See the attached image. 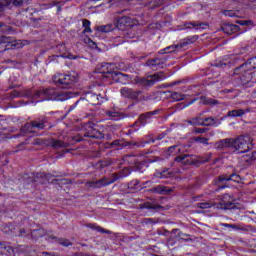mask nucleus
I'll return each instance as SVG.
<instances>
[{
  "instance_id": "nucleus-22",
  "label": "nucleus",
  "mask_w": 256,
  "mask_h": 256,
  "mask_svg": "<svg viewBox=\"0 0 256 256\" xmlns=\"http://www.w3.org/2000/svg\"><path fill=\"white\" fill-rule=\"evenodd\" d=\"M112 79L117 83H123L124 85L129 83V75L123 74L121 72L113 73Z\"/></svg>"
},
{
  "instance_id": "nucleus-2",
  "label": "nucleus",
  "mask_w": 256,
  "mask_h": 256,
  "mask_svg": "<svg viewBox=\"0 0 256 256\" xmlns=\"http://www.w3.org/2000/svg\"><path fill=\"white\" fill-rule=\"evenodd\" d=\"M52 80L57 87L67 89V87L73 85V83H77V76H75V74H55Z\"/></svg>"
},
{
  "instance_id": "nucleus-13",
  "label": "nucleus",
  "mask_w": 256,
  "mask_h": 256,
  "mask_svg": "<svg viewBox=\"0 0 256 256\" xmlns=\"http://www.w3.org/2000/svg\"><path fill=\"white\" fill-rule=\"evenodd\" d=\"M175 163H182V165H197V156L184 154L175 157Z\"/></svg>"
},
{
  "instance_id": "nucleus-31",
  "label": "nucleus",
  "mask_w": 256,
  "mask_h": 256,
  "mask_svg": "<svg viewBox=\"0 0 256 256\" xmlns=\"http://www.w3.org/2000/svg\"><path fill=\"white\" fill-rule=\"evenodd\" d=\"M47 241H57L63 247H69V246L73 245V243H71L69 240H67L65 238H57L55 236H49L47 238Z\"/></svg>"
},
{
  "instance_id": "nucleus-30",
  "label": "nucleus",
  "mask_w": 256,
  "mask_h": 256,
  "mask_svg": "<svg viewBox=\"0 0 256 256\" xmlns=\"http://www.w3.org/2000/svg\"><path fill=\"white\" fill-rule=\"evenodd\" d=\"M46 231L43 228H39L33 231H30V237L33 238L35 241H37V239H41V237H45L46 235Z\"/></svg>"
},
{
  "instance_id": "nucleus-48",
  "label": "nucleus",
  "mask_w": 256,
  "mask_h": 256,
  "mask_svg": "<svg viewBox=\"0 0 256 256\" xmlns=\"http://www.w3.org/2000/svg\"><path fill=\"white\" fill-rule=\"evenodd\" d=\"M171 97L173 101H183L185 99V95L178 92H171Z\"/></svg>"
},
{
  "instance_id": "nucleus-47",
  "label": "nucleus",
  "mask_w": 256,
  "mask_h": 256,
  "mask_svg": "<svg viewBox=\"0 0 256 256\" xmlns=\"http://www.w3.org/2000/svg\"><path fill=\"white\" fill-rule=\"evenodd\" d=\"M203 25H205V23H201V22H186L184 24L185 29H191L192 27H203Z\"/></svg>"
},
{
  "instance_id": "nucleus-59",
  "label": "nucleus",
  "mask_w": 256,
  "mask_h": 256,
  "mask_svg": "<svg viewBox=\"0 0 256 256\" xmlns=\"http://www.w3.org/2000/svg\"><path fill=\"white\" fill-rule=\"evenodd\" d=\"M44 177H45L46 183H49V181H51V179H53V177H55V175L44 173Z\"/></svg>"
},
{
  "instance_id": "nucleus-51",
  "label": "nucleus",
  "mask_w": 256,
  "mask_h": 256,
  "mask_svg": "<svg viewBox=\"0 0 256 256\" xmlns=\"http://www.w3.org/2000/svg\"><path fill=\"white\" fill-rule=\"evenodd\" d=\"M160 177H161V179H167L169 177H173V172L169 171V169H164L160 173Z\"/></svg>"
},
{
  "instance_id": "nucleus-24",
  "label": "nucleus",
  "mask_w": 256,
  "mask_h": 256,
  "mask_svg": "<svg viewBox=\"0 0 256 256\" xmlns=\"http://www.w3.org/2000/svg\"><path fill=\"white\" fill-rule=\"evenodd\" d=\"M235 145V139L233 138H227L224 140H220L219 142L216 143V147L218 149H225L227 147H234Z\"/></svg>"
},
{
  "instance_id": "nucleus-21",
  "label": "nucleus",
  "mask_w": 256,
  "mask_h": 256,
  "mask_svg": "<svg viewBox=\"0 0 256 256\" xmlns=\"http://www.w3.org/2000/svg\"><path fill=\"white\" fill-rule=\"evenodd\" d=\"M221 30L226 33V35H233V33H237V31H239V26L226 23L221 26Z\"/></svg>"
},
{
  "instance_id": "nucleus-38",
  "label": "nucleus",
  "mask_w": 256,
  "mask_h": 256,
  "mask_svg": "<svg viewBox=\"0 0 256 256\" xmlns=\"http://www.w3.org/2000/svg\"><path fill=\"white\" fill-rule=\"evenodd\" d=\"M87 227H89V229H95V231H98V233H106V235H111V231L105 230L101 226H96L95 224H87Z\"/></svg>"
},
{
  "instance_id": "nucleus-62",
  "label": "nucleus",
  "mask_w": 256,
  "mask_h": 256,
  "mask_svg": "<svg viewBox=\"0 0 256 256\" xmlns=\"http://www.w3.org/2000/svg\"><path fill=\"white\" fill-rule=\"evenodd\" d=\"M236 23H238V25H242V26H247V25H249V22H248V21H245V20H239V21H237Z\"/></svg>"
},
{
  "instance_id": "nucleus-6",
  "label": "nucleus",
  "mask_w": 256,
  "mask_h": 256,
  "mask_svg": "<svg viewBox=\"0 0 256 256\" xmlns=\"http://www.w3.org/2000/svg\"><path fill=\"white\" fill-rule=\"evenodd\" d=\"M32 0H0V13L5 11V7H17L25 9L27 5H31Z\"/></svg>"
},
{
  "instance_id": "nucleus-14",
  "label": "nucleus",
  "mask_w": 256,
  "mask_h": 256,
  "mask_svg": "<svg viewBox=\"0 0 256 256\" xmlns=\"http://www.w3.org/2000/svg\"><path fill=\"white\" fill-rule=\"evenodd\" d=\"M253 69H256V56L250 58L246 63L235 68L234 73L239 74L241 71H253Z\"/></svg>"
},
{
  "instance_id": "nucleus-34",
  "label": "nucleus",
  "mask_w": 256,
  "mask_h": 256,
  "mask_svg": "<svg viewBox=\"0 0 256 256\" xmlns=\"http://www.w3.org/2000/svg\"><path fill=\"white\" fill-rule=\"evenodd\" d=\"M140 209H153L154 211H157V209H164V207L159 204H153L151 202H144L140 206Z\"/></svg>"
},
{
  "instance_id": "nucleus-20",
  "label": "nucleus",
  "mask_w": 256,
  "mask_h": 256,
  "mask_svg": "<svg viewBox=\"0 0 256 256\" xmlns=\"http://www.w3.org/2000/svg\"><path fill=\"white\" fill-rule=\"evenodd\" d=\"M89 100H86V96L80 98L76 103L70 107V109H75L77 107L78 109H81L82 111H85V109L89 108Z\"/></svg>"
},
{
  "instance_id": "nucleus-54",
  "label": "nucleus",
  "mask_w": 256,
  "mask_h": 256,
  "mask_svg": "<svg viewBox=\"0 0 256 256\" xmlns=\"http://www.w3.org/2000/svg\"><path fill=\"white\" fill-rule=\"evenodd\" d=\"M44 144H45V141H43L39 138L34 139L32 142V145H44Z\"/></svg>"
},
{
  "instance_id": "nucleus-3",
  "label": "nucleus",
  "mask_w": 256,
  "mask_h": 256,
  "mask_svg": "<svg viewBox=\"0 0 256 256\" xmlns=\"http://www.w3.org/2000/svg\"><path fill=\"white\" fill-rule=\"evenodd\" d=\"M234 149L239 153H247L253 149V140L249 135H242L234 139Z\"/></svg>"
},
{
  "instance_id": "nucleus-10",
  "label": "nucleus",
  "mask_w": 256,
  "mask_h": 256,
  "mask_svg": "<svg viewBox=\"0 0 256 256\" xmlns=\"http://www.w3.org/2000/svg\"><path fill=\"white\" fill-rule=\"evenodd\" d=\"M216 209H223L224 211H227L229 209H235V204L233 203V200L231 199V196L229 194H224L221 198L219 203H215Z\"/></svg>"
},
{
  "instance_id": "nucleus-61",
  "label": "nucleus",
  "mask_w": 256,
  "mask_h": 256,
  "mask_svg": "<svg viewBox=\"0 0 256 256\" xmlns=\"http://www.w3.org/2000/svg\"><path fill=\"white\" fill-rule=\"evenodd\" d=\"M161 5H163V0L154 1V7H161Z\"/></svg>"
},
{
  "instance_id": "nucleus-32",
  "label": "nucleus",
  "mask_w": 256,
  "mask_h": 256,
  "mask_svg": "<svg viewBox=\"0 0 256 256\" xmlns=\"http://www.w3.org/2000/svg\"><path fill=\"white\" fill-rule=\"evenodd\" d=\"M212 157V153H207L202 156H196V165H203L204 163H208V161H211Z\"/></svg>"
},
{
  "instance_id": "nucleus-26",
  "label": "nucleus",
  "mask_w": 256,
  "mask_h": 256,
  "mask_svg": "<svg viewBox=\"0 0 256 256\" xmlns=\"http://www.w3.org/2000/svg\"><path fill=\"white\" fill-rule=\"evenodd\" d=\"M218 181H234L235 183H241V176L236 173H232L230 176L221 175L218 177Z\"/></svg>"
},
{
  "instance_id": "nucleus-11",
  "label": "nucleus",
  "mask_w": 256,
  "mask_h": 256,
  "mask_svg": "<svg viewBox=\"0 0 256 256\" xmlns=\"http://www.w3.org/2000/svg\"><path fill=\"white\" fill-rule=\"evenodd\" d=\"M122 97L125 99H132L133 101H139V95L143 93L141 90H133V88L123 87L120 90Z\"/></svg>"
},
{
  "instance_id": "nucleus-60",
  "label": "nucleus",
  "mask_w": 256,
  "mask_h": 256,
  "mask_svg": "<svg viewBox=\"0 0 256 256\" xmlns=\"http://www.w3.org/2000/svg\"><path fill=\"white\" fill-rule=\"evenodd\" d=\"M62 57L66 58V59H75V56L71 53L62 54Z\"/></svg>"
},
{
  "instance_id": "nucleus-45",
  "label": "nucleus",
  "mask_w": 256,
  "mask_h": 256,
  "mask_svg": "<svg viewBox=\"0 0 256 256\" xmlns=\"http://www.w3.org/2000/svg\"><path fill=\"white\" fill-rule=\"evenodd\" d=\"M197 207L199 209H211V207H215V203H211V202H202V203H198Z\"/></svg>"
},
{
  "instance_id": "nucleus-28",
  "label": "nucleus",
  "mask_w": 256,
  "mask_h": 256,
  "mask_svg": "<svg viewBox=\"0 0 256 256\" xmlns=\"http://www.w3.org/2000/svg\"><path fill=\"white\" fill-rule=\"evenodd\" d=\"M6 43V49H13L14 47H17V43L13 42L12 37L7 36H0V44Z\"/></svg>"
},
{
  "instance_id": "nucleus-50",
  "label": "nucleus",
  "mask_w": 256,
  "mask_h": 256,
  "mask_svg": "<svg viewBox=\"0 0 256 256\" xmlns=\"http://www.w3.org/2000/svg\"><path fill=\"white\" fill-rule=\"evenodd\" d=\"M83 33H91V21L85 19L83 20Z\"/></svg>"
},
{
  "instance_id": "nucleus-64",
  "label": "nucleus",
  "mask_w": 256,
  "mask_h": 256,
  "mask_svg": "<svg viewBox=\"0 0 256 256\" xmlns=\"http://www.w3.org/2000/svg\"><path fill=\"white\" fill-rule=\"evenodd\" d=\"M144 221L146 223H157V221L155 219H153V218H146Z\"/></svg>"
},
{
  "instance_id": "nucleus-16",
  "label": "nucleus",
  "mask_w": 256,
  "mask_h": 256,
  "mask_svg": "<svg viewBox=\"0 0 256 256\" xmlns=\"http://www.w3.org/2000/svg\"><path fill=\"white\" fill-rule=\"evenodd\" d=\"M86 101L90 103V105H101L103 103V97L101 94L93 93L92 91L87 92L85 95Z\"/></svg>"
},
{
  "instance_id": "nucleus-29",
  "label": "nucleus",
  "mask_w": 256,
  "mask_h": 256,
  "mask_svg": "<svg viewBox=\"0 0 256 256\" xmlns=\"http://www.w3.org/2000/svg\"><path fill=\"white\" fill-rule=\"evenodd\" d=\"M203 123L202 127H211L212 125H221V121H223V118L220 120H215L213 117H208L205 118L204 120L202 119Z\"/></svg>"
},
{
  "instance_id": "nucleus-36",
  "label": "nucleus",
  "mask_w": 256,
  "mask_h": 256,
  "mask_svg": "<svg viewBox=\"0 0 256 256\" xmlns=\"http://www.w3.org/2000/svg\"><path fill=\"white\" fill-rule=\"evenodd\" d=\"M12 95L14 97H31L33 99V91H31V90H25V93L15 90L12 92Z\"/></svg>"
},
{
  "instance_id": "nucleus-63",
  "label": "nucleus",
  "mask_w": 256,
  "mask_h": 256,
  "mask_svg": "<svg viewBox=\"0 0 256 256\" xmlns=\"http://www.w3.org/2000/svg\"><path fill=\"white\" fill-rule=\"evenodd\" d=\"M5 249H7V246L5 245V243H0V253H3Z\"/></svg>"
},
{
  "instance_id": "nucleus-17",
  "label": "nucleus",
  "mask_w": 256,
  "mask_h": 256,
  "mask_svg": "<svg viewBox=\"0 0 256 256\" xmlns=\"http://www.w3.org/2000/svg\"><path fill=\"white\" fill-rule=\"evenodd\" d=\"M234 75H239L242 85H249L253 81V72L251 70H240L239 74L234 72Z\"/></svg>"
},
{
  "instance_id": "nucleus-19",
  "label": "nucleus",
  "mask_w": 256,
  "mask_h": 256,
  "mask_svg": "<svg viewBox=\"0 0 256 256\" xmlns=\"http://www.w3.org/2000/svg\"><path fill=\"white\" fill-rule=\"evenodd\" d=\"M48 147H52V149H63L65 147H69L68 143H65L61 140H55L53 138L46 140Z\"/></svg>"
},
{
  "instance_id": "nucleus-42",
  "label": "nucleus",
  "mask_w": 256,
  "mask_h": 256,
  "mask_svg": "<svg viewBox=\"0 0 256 256\" xmlns=\"http://www.w3.org/2000/svg\"><path fill=\"white\" fill-rule=\"evenodd\" d=\"M112 175H117L118 179H121V177H127L131 175V170L129 168H123L119 174L113 173Z\"/></svg>"
},
{
  "instance_id": "nucleus-23",
  "label": "nucleus",
  "mask_w": 256,
  "mask_h": 256,
  "mask_svg": "<svg viewBox=\"0 0 256 256\" xmlns=\"http://www.w3.org/2000/svg\"><path fill=\"white\" fill-rule=\"evenodd\" d=\"M164 63H167V58H153L149 59L146 62L147 67H150V69H154V67H157L159 65H164Z\"/></svg>"
},
{
  "instance_id": "nucleus-12",
  "label": "nucleus",
  "mask_w": 256,
  "mask_h": 256,
  "mask_svg": "<svg viewBox=\"0 0 256 256\" xmlns=\"http://www.w3.org/2000/svg\"><path fill=\"white\" fill-rule=\"evenodd\" d=\"M135 25V22H133V19L131 17H121L117 20L115 27L119 29L120 31H125L127 29H131Z\"/></svg>"
},
{
  "instance_id": "nucleus-9",
  "label": "nucleus",
  "mask_w": 256,
  "mask_h": 256,
  "mask_svg": "<svg viewBox=\"0 0 256 256\" xmlns=\"http://www.w3.org/2000/svg\"><path fill=\"white\" fill-rule=\"evenodd\" d=\"M86 133H84V137H90L92 139H104L105 134L97 128H95V124L88 123L85 125Z\"/></svg>"
},
{
  "instance_id": "nucleus-55",
  "label": "nucleus",
  "mask_w": 256,
  "mask_h": 256,
  "mask_svg": "<svg viewBox=\"0 0 256 256\" xmlns=\"http://www.w3.org/2000/svg\"><path fill=\"white\" fill-rule=\"evenodd\" d=\"M106 115H108V117H119V112L116 111H107Z\"/></svg>"
},
{
  "instance_id": "nucleus-53",
  "label": "nucleus",
  "mask_w": 256,
  "mask_h": 256,
  "mask_svg": "<svg viewBox=\"0 0 256 256\" xmlns=\"http://www.w3.org/2000/svg\"><path fill=\"white\" fill-rule=\"evenodd\" d=\"M244 161H246V163H249V161H256V152L247 154L246 158H244Z\"/></svg>"
},
{
  "instance_id": "nucleus-57",
  "label": "nucleus",
  "mask_w": 256,
  "mask_h": 256,
  "mask_svg": "<svg viewBox=\"0 0 256 256\" xmlns=\"http://www.w3.org/2000/svg\"><path fill=\"white\" fill-rule=\"evenodd\" d=\"M224 15L226 17H235V12H233V10H225Z\"/></svg>"
},
{
  "instance_id": "nucleus-49",
  "label": "nucleus",
  "mask_w": 256,
  "mask_h": 256,
  "mask_svg": "<svg viewBox=\"0 0 256 256\" xmlns=\"http://www.w3.org/2000/svg\"><path fill=\"white\" fill-rule=\"evenodd\" d=\"M181 152V149H179V146L174 145V146H170L168 148V155H177Z\"/></svg>"
},
{
  "instance_id": "nucleus-8",
  "label": "nucleus",
  "mask_w": 256,
  "mask_h": 256,
  "mask_svg": "<svg viewBox=\"0 0 256 256\" xmlns=\"http://www.w3.org/2000/svg\"><path fill=\"white\" fill-rule=\"evenodd\" d=\"M167 76L163 71H160L158 73H155L153 75L148 76V78H141L140 83L143 85V87H153L157 81H163V79H166Z\"/></svg>"
},
{
  "instance_id": "nucleus-15",
  "label": "nucleus",
  "mask_w": 256,
  "mask_h": 256,
  "mask_svg": "<svg viewBox=\"0 0 256 256\" xmlns=\"http://www.w3.org/2000/svg\"><path fill=\"white\" fill-rule=\"evenodd\" d=\"M113 69V64L110 63H104L97 66L98 73H101L102 75H107L106 77L111 79H113V73H117L116 71H113Z\"/></svg>"
},
{
  "instance_id": "nucleus-27",
  "label": "nucleus",
  "mask_w": 256,
  "mask_h": 256,
  "mask_svg": "<svg viewBox=\"0 0 256 256\" xmlns=\"http://www.w3.org/2000/svg\"><path fill=\"white\" fill-rule=\"evenodd\" d=\"M152 193H157L158 195H169L171 189H168L167 186L158 185L156 187L151 188Z\"/></svg>"
},
{
  "instance_id": "nucleus-40",
  "label": "nucleus",
  "mask_w": 256,
  "mask_h": 256,
  "mask_svg": "<svg viewBox=\"0 0 256 256\" xmlns=\"http://www.w3.org/2000/svg\"><path fill=\"white\" fill-rule=\"evenodd\" d=\"M200 99L203 105H219V100L213 98L201 97Z\"/></svg>"
},
{
  "instance_id": "nucleus-25",
  "label": "nucleus",
  "mask_w": 256,
  "mask_h": 256,
  "mask_svg": "<svg viewBox=\"0 0 256 256\" xmlns=\"http://www.w3.org/2000/svg\"><path fill=\"white\" fill-rule=\"evenodd\" d=\"M159 111H160L159 109H156L154 111H150L145 114H141L138 119L140 125L145 126V124L147 123L146 122L147 119H151V117H153V115H157L159 113Z\"/></svg>"
},
{
  "instance_id": "nucleus-56",
  "label": "nucleus",
  "mask_w": 256,
  "mask_h": 256,
  "mask_svg": "<svg viewBox=\"0 0 256 256\" xmlns=\"http://www.w3.org/2000/svg\"><path fill=\"white\" fill-rule=\"evenodd\" d=\"M209 129L207 128H194V133H207Z\"/></svg>"
},
{
  "instance_id": "nucleus-43",
  "label": "nucleus",
  "mask_w": 256,
  "mask_h": 256,
  "mask_svg": "<svg viewBox=\"0 0 256 256\" xmlns=\"http://www.w3.org/2000/svg\"><path fill=\"white\" fill-rule=\"evenodd\" d=\"M149 143H155V139L150 137L147 141L134 142L133 147H145Z\"/></svg>"
},
{
  "instance_id": "nucleus-37",
  "label": "nucleus",
  "mask_w": 256,
  "mask_h": 256,
  "mask_svg": "<svg viewBox=\"0 0 256 256\" xmlns=\"http://www.w3.org/2000/svg\"><path fill=\"white\" fill-rule=\"evenodd\" d=\"M34 183H40V185H45V173H37L33 178Z\"/></svg>"
},
{
  "instance_id": "nucleus-41",
  "label": "nucleus",
  "mask_w": 256,
  "mask_h": 256,
  "mask_svg": "<svg viewBox=\"0 0 256 256\" xmlns=\"http://www.w3.org/2000/svg\"><path fill=\"white\" fill-rule=\"evenodd\" d=\"M189 125H201L203 127L204 123H203V119L201 118V116H196L190 120H188Z\"/></svg>"
},
{
  "instance_id": "nucleus-33",
  "label": "nucleus",
  "mask_w": 256,
  "mask_h": 256,
  "mask_svg": "<svg viewBox=\"0 0 256 256\" xmlns=\"http://www.w3.org/2000/svg\"><path fill=\"white\" fill-rule=\"evenodd\" d=\"M133 143H135V142H125V141H122V140H114L110 144V146L111 147H118V149H123V147H129V145L133 146Z\"/></svg>"
},
{
  "instance_id": "nucleus-39",
  "label": "nucleus",
  "mask_w": 256,
  "mask_h": 256,
  "mask_svg": "<svg viewBox=\"0 0 256 256\" xmlns=\"http://www.w3.org/2000/svg\"><path fill=\"white\" fill-rule=\"evenodd\" d=\"M243 115H245V110L238 109L229 111L227 117H243Z\"/></svg>"
},
{
  "instance_id": "nucleus-5",
  "label": "nucleus",
  "mask_w": 256,
  "mask_h": 256,
  "mask_svg": "<svg viewBox=\"0 0 256 256\" xmlns=\"http://www.w3.org/2000/svg\"><path fill=\"white\" fill-rule=\"evenodd\" d=\"M199 39V36H188L180 41L177 45L168 46L165 49L161 50L159 53L162 55L164 53H172V51H175V49H183V47H187V45H192V43H195Z\"/></svg>"
},
{
  "instance_id": "nucleus-35",
  "label": "nucleus",
  "mask_w": 256,
  "mask_h": 256,
  "mask_svg": "<svg viewBox=\"0 0 256 256\" xmlns=\"http://www.w3.org/2000/svg\"><path fill=\"white\" fill-rule=\"evenodd\" d=\"M115 27H116L115 24H107V25L98 26L96 29L97 31H100V33H110V31H113Z\"/></svg>"
},
{
  "instance_id": "nucleus-44",
  "label": "nucleus",
  "mask_w": 256,
  "mask_h": 256,
  "mask_svg": "<svg viewBox=\"0 0 256 256\" xmlns=\"http://www.w3.org/2000/svg\"><path fill=\"white\" fill-rule=\"evenodd\" d=\"M18 237H28V239H31V231L26 230L25 228H21L17 234Z\"/></svg>"
},
{
  "instance_id": "nucleus-52",
  "label": "nucleus",
  "mask_w": 256,
  "mask_h": 256,
  "mask_svg": "<svg viewBox=\"0 0 256 256\" xmlns=\"http://www.w3.org/2000/svg\"><path fill=\"white\" fill-rule=\"evenodd\" d=\"M12 30H13V28L11 26H8V25L0 22V32L1 33H9Z\"/></svg>"
},
{
  "instance_id": "nucleus-46",
  "label": "nucleus",
  "mask_w": 256,
  "mask_h": 256,
  "mask_svg": "<svg viewBox=\"0 0 256 256\" xmlns=\"http://www.w3.org/2000/svg\"><path fill=\"white\" fill-rule=\"evenodd\" d=\"M196 143H201L202 145H209V138L197 136L193 138Z\"/></svg>"
},
{
  "instance_id": "nucleus-7",
  "label": "nucleus",
  "mask_w": 256,
  "mask_h": 256,
  "mask_svg": "<svg viewBox=\"0 0 256 256\" xmlns=\"http://www.w3.org/2000/svg\"><path fill=\"white\" fill-rule=\"evenodd\" d=\"M45 123H47V118H37L29 123H26L23 130L27 131L28 133H35L33 129H36V131H43V129H45Z\"/></svg>"
},
{
  "instance_id": "nucleus-18",
  "label": "nucleus",
  "mask_w": 256,
  "mask_h": 256,
  "mask_svg": "<svg viewBox=\"0 0 256 256\" xmlns=\"http://www.w3.org/2000/svg\"><path fill=\"white\" fill-rule=\"evenodd\" d=\"M222 227H227L228 229H235L236 231H245V232H249V231H253V226H246L244 224H225L222 223L221 224Z\"/></svg>"
},
{
  "instance_id": "nucleus-4",
  "label": "nucleus",
  "mask_w": 256,
  "mask_h": 256,
  "mask_svg": "<svg viewBox=\"0 0 256 256\" xmlns=\"http://www.w3.org/2000/svg\"><path fill=\"white\" fill-rule=\"evenodd\" d=\"M115 181H119V177L117 174H111L109 177L104 176L96 181H88L86 185L91 189H102V187H107V185H113Z\"/></svg>"
},
{
  "instance_id": "nucleus-58",
  "label": "nucleus",
  "mask_w": 256,
  "mask_h": 256,
  "mask_svg": "<svg viewBox=\"0 0 256 256\" xmlns=\"http://www.w3.org/2000/svg\"><path fill=\"white\" fill-rule=\"evenodd\" d=\"M72 139L76 143H79V142L83 141V136H81V134H78V135L74 136Z\"/></svg>"
},
{
  "instance_id": "nucleus-1",
  "label": "nucleus",
  "mask_w": 256,
  "mask_h": 256,
  "mask_svg": "<svg viewBox=\"0 0 256 256\" xmlns=\"http://www.w3.org/2000/svg\"><path fill=\"white\" fill-rule=\"evenodd\" d=\"M32 93V99H41V101H65L71 97L67 92L57 93L54 88L37 90Z\"/></svg>"
}]
</instances>
